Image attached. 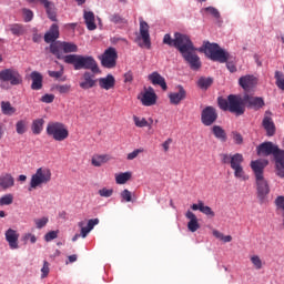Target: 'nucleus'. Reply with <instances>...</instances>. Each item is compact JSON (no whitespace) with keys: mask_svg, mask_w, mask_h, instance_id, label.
Listing matches in <instances>:
<instances>
[{"mask_svg":"<svg viewBox=\"0 0 284 284\" xmlns=\"http://www.w3.org/2000/svg\"><path fill=\"white\" fill-rule=\"evenodd\" d=\"M163 43L165 45H173V48H176V50L182 54L184 61L189 63L191 70L201 69V58L196 54L194 43L189 36L176 32L174 34V39H172V36L166 33L163 38Z\"/></svg>","mask_w":284,"mask_h":284,"instance_id":"obj_1","label":"nucleus"},{"mask_svg":"<svg viewBox=\"0 0 284 284\" xmlns=\"http://www.w3.org/2000/svg\"><path fill=\"white\" fill-rule=\"evenodd\" d=\"M257 154L270 156L273 154L277 170V176L284 179V150L278 149V145L272 142H264L257 148Z\"/></svg>","mask_w":284,"mask_h":284,"instance_id":"obj_2","label":"nucleus"},{"mask_svg":"<svg viewBox=\"0 0 284 284\" xmlns=\"http://www.w3.org/2000/svg\"><path fill=\"white\" fill-rule=\"evenodd\" d=\"M220 156L222 163H224V165H230L231 170H233L235 179L239 181H250V175H247L243 169V161H245L243 154L222 153Z\"/></svg>","mask_w":284,"mask_h":284,"instance_id":"obj_3","label":"nucleus"},{"mask_svg":"<svg viewBox=\"0 0 284 284\" xmlns=\"http://www.w3.org/2000/svg\"><path fill=\"white\" fill-rule=\"evenodd\" d=\"M63 61L73 65L74 70H91L93 74L101 72L97 60L91 55L69 54L63 58Z\"/></svg>","mask_w":284,"mask_h":284,"instance_id":"obj_4","label":"nucleus"},{"mask_svg":"<svg viewBox=\"0 0 284 284\" xmlns=\"http://www.w3.org/2000/svg\"><path fill=\"white\" fill-rule=\"evenodd\" d=\"M217 103L221 110L224 112H232L237 116L245 113V95H234L231 94L226 99L219 98Z\"/></svg>","mask_w":284,"mask_h":284,"instance_id":"obj_5","label":"nucleus"},{"mask_svg":"<svg viewBox=\"0 0 284 284\" xmlns=\"http://www.w3.org/2000/svg\"><path fill=\"white\" fill-rule=\"evenodd\" d=\"M200 52H204L211 61H219V63H226L232 59L227 51L223 50L216 43H210L209 41L203 43Z\"/></svg>","mask_w":284,"mask_h":284,"instance_id":"obj_6","label":"nucleus"},{"mask_svg":"<svg viewBox=\"0 0 284 284\" xmlns=\"http://www.w3.org/2000/svg\"><path fill=\"white\" fill-rule=\"evenodd\" d=\"M21 83H23V77L19 70L9 68L0 71L1 90H10V85H21Z\"/></svg>","mask_w":284,"mask_h":284,"instance_id":"obj_7","label":"nucleus"},{"mask_svg":"<svg viewBox=\"0 0 284 284\" xmlns=\"http://www.w3.org/2000/svg\"><path fill=\"white\" fill-rule=\"evenodd\" d=\"M50 181H52V171L45 166L39 168L36 173L31 175L29 190L31 191L37 190V187H43V185H48Z\"/></svg>","mask_w":284,"mask_h":284,"instance_id":"obj_8","label":"nucleus"},{"mask_svg":"<svg viewBox=\"0 0 284 284\" xmlns=\"http://www.w3.org/2000/svg\"><path fill=\"white\" fill-rule=\"evenodd\" d=\"M47 134L51 136L53 141H65L70 136V131L63 122L51 121L47 124Z\"/></svg>","mask_w":284,"mask_h":284,"instance_id":"obj_9","label":"nucleus"},{"mask_svg":"<svg viewBox=\"0 0 284 284\" xmlns=\"http://www.w3.org/2000/svg\"><path fill=\"white\" fill-rule=\"evenodd\" d=\"M119 59V53H116V49L110 47L108 48L102 55H100L101 65L103 68H108L112 70V68H116V60Z\"/></svg>","mask_w":284,"mask_h":284,"instance_id":"obj_10","label":"nucleus"},{"mask_svg":"<svg viewBox=\"0 0 284 284\" xmlns=\"http://www.w3.org/2000/svg\"><path fill=\"white\" fill-rule=\"evenodd\" d=\"M99 225V219H91L88 221L87 226H85V221H80L78 223V226L80 227V234H75L72 237L73 243L79 241V239H85L93 230L94 226Z\"/></svg>","mask_w":284,"mask_h":284,"instance_id":"obj_11","label":"nucleus"},{"mask_svg":"<svg viewBox=\"0 0 284 284\" xmlns=\"http://www.w3.org/2000/svg\"><path fill=\"white\" fill-rule=\"evenodd\" d=\"M138 40H142L143 43L139 44L140 48H148V50H150V48H152V40L150 39V24H148V22H145V20L141 19L140 20V37H138Z\"/></svg>","mask_w":284,"mask_h":284,"instance_id":"obj_12","label":"nucleus"},{"mask_svg":"<svg viewBox=\"0 0 284 284\" xmlns=\"http://www.w3.org/2000/svg\"><path fill=\"white\" fill-rule=\"evenodd\" d=\"M217 119L219 113H216V109L214 106H206L202 110L201 122L203 123V125H213V123H216Z\"/></svg>","mask_w":284,"mask_h":284,"instance_id":"obj_13","label":"nucleus"},{"mask_svg":"<svg viewBox=\"0 0 284 284\" xmlns=\"http://www.w3.org/2000/svg\"><path fill=\"white\" fill-rule=\"evenodd\" d=\"M255 185L257 199L258 201H261V203H264L265 199H267V194H270V183H267V180H265V178H257L255 179Z\"/></svg>","mask_w":284,"mask_h":284,"instance_id":"obj_14","label":"nucleus"},{"mask_svg":"<svg viewBox=\"0 0 284 284\" xmlns=\"http://www.w3.org/2000/svg\"><path fill=\"white\" fill-rule=\"evenodd\" d=\"M175 92L169 93V100L171 105H179L181 104V101H185L187 99V91H185V88L183 85H178Z\"/></svg>","mask_w":284,"mask_h":284,"instance_id":"obj_15","label":"nucleus"},{"mask_svg":"<svg viewBox=\"0 0 284 284\" xmlns=\"http://www.w3.org/2000/svg\"><path fill=\"white\" fill-rule=\"evenodd\" d=\"M142 105H145L146 108H150L152 105H156V93L154 92V89L150 87L146 91L141 93V97L139 98Z\"/></svg>","mask_w":284,"mask_h":284,"instance_id":"obj_16","label":"nucleus"},{"mask_svg":"<svg viewBox=\"0 0 284 284\" xmlns=\"http://www.w3.org/2000/svg\"><path fill=\"white\" fill-rule=\"evenodd\" d=\"M97 79H94V74H92L90 71H85L82 74V78L80 80V88L81 90H92L97 85Z\"/></svg>","mask_w":284,"mask_h":284,"instance_id":"obj_17","label":"nucleus"},{"mask_svg":"<svg viewBox=\"0 0 284 284\" xmlns=\"http://www.w3.org/2000/svg\"><path fill=\"white\" fill-rule=\"evenodd\" d=\"M7 243L10 250H19V232L14 229H8L4 233Z\"/></svg>","mask_w":284,"mask_h":284,"instance_id":"obj_18","label":"nucleus"},{"mask_svg":"<svg viewBox=\"0 0 284 284\" xmlns=\"http://www.w3.org/2000/svg\"><path fill=\"white\" fill-rule=\"evenodd\" d=\"M267 160H255L251 162V170H253L255 179H264L263 172L267 168Z\"/></svg>","mask_w":284,"mask_h":284,"instance_id":"obj_19","label":"nucleus"},{"mask_svg":"<svg viewBox=\"0 0 284 284\" xmlns=\"http://www.w3.org/2000/svg\"><path fill=\"white\" fill-rule=\"evenodd\" d=\"M191 210L193 212H201L202 214H205V216H209L210 219H214L216 214L212 211V207L205 205V202L199 200L196 204L191 205Z\"/></svg>","mask_w":284,"mask_h":284,"instance_id":"obj_20","label":"nucleus"},{"mask_svg":"<svg viewBox=\"0 0 284 284\" xmlns=\"http://www.w3.org/2000/svg\"><path fill=\"white\" fill-rule=\"evenodd\" d=\"M245 105H248V108H252L253 110H261L263 105H265V100L263 98L258 97H252L250 94L244 95Z\"/></svg>","mask_w":284,"mask_h":284,"instance_id":"obj_21","label":"nucleus"},{"mask_svg":"<svg viewBox=\"0 0 284 284\" xmlns=\"http://www.w3.org/2000/svg\"><path fill=\"white\" fill-rule=\"evenodd\" d=\"M14 187V176L10 173H2L0 175V190L7 192V190H12Z\"/></svg>","mask_w":284,"mask_h":284,"instance_id":"obj_22","label":"nucleus"},{"mask_svg":"<svg viewBox=\"0 0 284 284\" xmlns=\"http://www.w3.org/2000/svg\"><path fill=\"white\" fill-rule=\"evenodd\" d=\"M185 219L189 220L187 222V230L189 232H196L201 230V224L199 223V217L192 211H186Z\"/></svg>","mask_w":284,"mask_h":284,"instance_id":"obj_23","label":"nucleus"},{"mask_svg":"<svg viewBox=\"0 0 284 284\" xmlns=\"http://www.w3.org/2000/svg\"><path fill=\"white\" fill-rule=\"evenodd\" d=\"M148 80L152 83V85H160L162 90H168V82H165V78L161 75L159 72H152L148 75Z\"/></svg>","mask_w":284,"mask_h":284,"instance_id":"obj_24","label":"nucleus"},{"mask_svg":"<svg viewBox=\"0 0 284 284\" xmlns=\"http://www.w3.org/2000/svg\"><path fill=\"white\" fill-rule=\"evenodd\" d=\"M98 83L101 90H113L114 85H116V79L112 74H108L104 78L98 79Z\"/></svg>","mask_w":284,"mask_h":284,"instance_id":"obj_25","label":"nucleus"},{"mask_svg":"<svg viewBox=\"0 0 284 284\" xmlns=\"http://www.w3.org/2000/svg\"><path fill=\"white\" fill-rule=\"evenodd\" d=\"M239 83L241 85V88H243V90H252V88H254V85H256L257 81H256V77L254 75H243L239 79Z\"/></svg>","mask_w":284,"mask_h":284,"instance_id":"obj_26","label":"nucleus"},{"mask_svg":"<svg viewBox=\"0 0 284 284\" xmlns=\"http://www.w3.org/2000/svg\"><path fill=\"white\" fill-rule=\"evenodd\" d=\"M59 39V26L53 23L49 31L44 34L45 43H54Z\"/></svg>","mask_w":284,"mask_h":284,"instance_id":"obj_27","label":"nucleus"},{"mask_svg":"<svg viewBox=\"0 0 284 284\" xmlns=\"http://www.w3.org/2000/svg\"><path fill=\"white\" fill-rule=\"evenodd\" d=\"M262 125L266 131L267 136H274V134L276 133V125H274V121L271 116L265 115Z\"/></svg>","mask_w":284,"mask_h":284,"instance_id":"obj_28","label":"nucleus"},{"mask_svg":"<svg viewBox=\"0 0 284 284\" xmlns=\"http://www.w3.org/2000/svg\"><path fill=\"white\" fill-rule=\"evenodd\" d=\"M31 89L32 90H41L43 88V75L38 71L31 72Z\"/></svg>","mask_w":284,"mask_h":284,"instance_id":"obj_29","label":"nucleus"},{"mask_svg":"<svg viewBox=\"0 0 284 284\" xmlns=\"http://www.w3.org/2000/svg\"><path fill=\"white\" fill-rule=\"evenodd\" d=\"M112 158L108 154H94L91 159V165L93 168H101L104 163H108Z\"/></svg>","mask_w":284,"mask_h":284,"instance_id":"obj_30","label":"nucleus"},{"mask_svg":"<svg viewBox=\"0 0 284 284\" xmlns=\"http://www.w3.org/2000/svg\"><path fill=\"white\" fill-rule=\"evenodd\" d=\"M211 131L215 139L222 141V143H225V141H227V133L223 130L221 125H213Z\"/></svg>","mask_w":284,"mask_h":284,"instance_id":"obj_31","label":"nucleus"},{"mask_svg":"<svg viewBox=\"0 0 284 284\" xmlns=\"http://www.w3.org/2000/svg\"><path fill=\"white\" fill-rule=\"evenodd\" d=\"M83 19L85 21L88 30H97V23L94 22V12L84 11Z\"/></svg>","mask_w":284,"mask_h":284,"instance_id":"obj_32","label":"nucleus"},{"mask_svg":"<svg viewBox=\"0 0 284 284\" xmlns=\"http://www.w3.org/2000/svg\"><path fill=\"white\" fill-rule=\"evenodd\" d=\"M43 125H45V120L43 118H39L32 121L31 131L33 134H41L43 132Z\"/></svg>","mask_w":284,"mask_h":284,"instance_id":"obj_33","label":"nucleus"},{"mask_svg":"<svg viewBox=\"0 0 284 284\" xmlns=\"http://www.w3.org/2000/svg\"><path fill=\"white\" fill-rule=\"evenodd\" d=\"M131 179H132V171H126L123 173L115 174V183L118 185H125V183H128V181H130Z\"/></svg>","mask_w":284,"mask_h":284,"instance_id":"obj_34","label":"nucleus"},{"mask_svg":"<svg viewBox=\"0 0 284 284\" xmlns=\"http://www.w3.org/2000/svg\"><path fill=\"white\" fill-rule=\"evenodd\" d=\"M1 112L2 114H6L7 116H12L17 112V109L12 106V104L9 101H2L1 102Z\"/></svg>","mask_w":284,"mask_h":284,"instance_id":"obj_35","label":"nucleus"},{"mask_svg":"<svg viewBox=\"0 0 284 284\" xmlns=\"http://www.w3.org/2000/svg\"><path fill=\"white\" fill-rule=\"evenodd\" d=\"M62 42H54L50 45V51L52 54H54V57H57L58 59H63L65 55H63V52H61L63 50V47H61Z\"/></svg>","mask_w":284,"mask_h":284,"instance_id":"obj_36","label":"nucleus"},{"mask_svg":"<svg viewBox=\"0 0 284 284\" xmlns=\"http://www.w3.org/2000/svg\"><path fill=\"white\" fill-rule=\"evenodd\" d=\"M43 7L47 10V14L51 21H57V11L54 10V4L48 0V3H44Z\"/></svg>","mask_w":284,"mask_h":284,"instance_id":"obj_37","label":"nucleus"},{"mask_svg":"<svg viewBox=\"0 0 284 284\" xmlns=\"http://www.w3.org/2000/svg\"><path fill=\"white\" fill-rule=\"evenodd\" d=\"M28 125H29L28 120H26V119L19 120L16 123V132H17V134H26V132H28Z\"/></svg>","mask_w":284,"mask_h":284,"instance_id":"obj_38","label":"nucleus"},{"mask_svg":"<svg viewBox=\"0 0 284 284\" xmlns=\"http://www.w3.org/2000/svg\"><path fill=\"white\" fill-rule=\"evenodd\" d=\"M213 83H214V80L212 78L201 77L197 80V85L199 88H201V90H207V88H210Z\"/></svg>","mask_w":284,"mask_h":284,"instance_id":"obj_39","label":"nucleus"},{"mask_svg":"<svg viewBox=\"0 0 284 284\" xmlns=\"http://www.w3.org/2000/svg\"><path fill=\"white\" fill-rule=\"evenodd\" d=\"M61 48L65 54L70 52H79V47L72 42H61Z\"/></svg>","mask_w":284,"mask_h":284,"instance_id":"obj_40","label":"nucleus"},{"mask_svg":"<svg viewBox=\"0 0 284 284\" xmlns=\"http://www.w3.org/2000/svg\"><path fill=\"white\" fill-rule=\"evenodd\" d=\"M53 90H55V92H59V94H70V92H72V85L71 84H55L53 87Z\"/></svg>","mask_w":284,"mask_h":284,"instance_id":"obj_41","label":"nucleus"},{"mask_svg":"<svg viewBox=\"0 0 284 284\" xmlns=\"http://www.w3.org/2000/svg\"><path fill=\"white\" fill-rule=\"evenodd\" d=\"M202 14H211V17H214V19H220L221 13L219 12V9L214 7H206L201 10Z\"/></svg>","mask_w":284,"mask_h":284,"instance_id":"obj_42","label":"nucleus"},{"mask_svg":"<svg viewBox=\"0 0 284 284\" xmlns=\"http://www.w3.org/2000/svg\"><path fill=\"white\" fill-rule=\"evenodd\" d=\"M275 85L284 92V74L281 71H275Z\"/></svg>","mask_w":284,"mask_h":284,"instance_id":"obj_43","label":"nucleus"},{"mask_svg":"<svg viewBox=\"0 0 284 284\" xmlns=\"http://www.w3.org/2000/svg\"><path fill=\"white\" fill-rule=\"evenodd\" d=\"M9 30L16 37H21V34H23V32H26V29H23V26H21V24H11L9 27Z\"/></svg>","mask_w":284,"mask_h":284,"instance_id":"obj_44","label":"nucleus"},{"mask_svg":"<svg viewBox=\"0 0 284 284\" xmlns=\"http://www.w3.org/2000/svg\"><path fill=\"white\" fill-rule=\"evenodd\" d=\"M133 123L135 128H148L150 125L145 118H139L136 115H133Z\"/></svg>","mask_w":284,"mask_h":284,"instance_id":"obj_45","label":"nucleus"},{"mask_svg":"<svg viewBox=\"0 0 284 284\" xmlns=\"http://www.w3.org/2000/svg\"><path fill=\"white\" fill-rule=\"evenodd\" d=\"M14 203V195L11 193L4 194L0 197V205H12Z\"/></svg>","mask_w":284,"mask_h":284,"instance_id":"obj_46","label":"nucleus"},{"mask_svg":"<svg viewBox=\"0 0 284 284\" xmlns=\"http://www.w3.org/2000/svg\"><path fill=\"white\" fill-rule=\"evenodd\" d=\"M49 219L43 216V217H39V219H34L33 223L37 227V230H43V227H45V225H48L49 223Z\"/></svg>","mask_w":284,"mask_h":284,"instance_id":"obj_47","label":"nucleus"},{"mask_svg":"<svg viewBox=\"0 0 284 284\" xmlns=\"http://www.w3.org/2000/svg\"><path fill=\"white\" fill-rule=\"evenodd\" d=\"M251 263L255 270H263V260L258 255H252Z\"/></svg>","mask_w":284,"mask_h":284,"instance_id":"obj_48","label":"nucleus"},{"mask_svg":"<svg viewBox=\"0 0 284 284\" xmlns=\"http://www.w3.org/2000/svg\"><path fill=\"white\" fill-rule=\"evenodd\" d=\"M98 194L103 199H110L114 194V189L102 187L98 191Z\"/></svg>","mask_w":284,"mask_h":284,"instance_id":"obj_49","label":"nucleus"},{"mask_svg":"<svg viewBox=\"0 0 284 284\" xmlns=\"http://www.w3.org/2000/svg\"><path fill=\"white\" fill-rule=\"evenodd\" d=\"M275 205H276L277 212H282L284 217V196L283 195H280L275 199Z\"/></svg>","mask_w":284,"mask_h":284,"instance_id":"obj_50","label":"nucleus"},{"mask_svg":"<svg viewBox=\"0 0 284 284\" xmlns=\"http://www.w3.org/2000/svg\"><path fill=\"white\" fill-rule=\"evenodd\" d=\"M144 152H145V150H143L142 148L135 149L126 155V159H128V161H134V159H136V156H139V154H143Z\"/></svg>","mask_w":284,"mask_h":284,"instance_id":"obj_51","label":"nucleus"},{"mask_svg":"<svg viewBox=\"0 0 284 284\" xmlns=\"http://www.w3.org/2000/svg\"><path fill=\"white\" fill-rule=\"evenodd\" d=\"M231 136H232L235 145H242L243 144V135H241V133H239L237 131H233L231 133Z\"/></svg>","mask_w":284,"mask_h":284,"instance_id":"obj_52","label":"nucleus"},{"mask_svg":"<svg viewBox=\"0 0 284 284\" xmlns=\"http://www.w3.org/2000/svg\"><path fill=\"white\" fill-rule=\"evenodd\" d=\"M110 21H111V23H115V26H123V23H125V19H123L119 14L110 16Z\"/></svg>","mask_w":284,"mask_h":284,"instance_id":"obj_53","label":"nucleus"},{"mask_svg":"<svg viewBox=\"0 0 284 284\" xmlns=\"http://www.w3.org/2000/svg\"><path fill=\"white\" fill-rule=\"evenodd\" d=\"M22 13H23V19H24L26 23H30V21H32V19H34V13L30 9H23Z\"/></svg>","mask_w":284,"mask_h":284,"instance_id":"obj_54","label":"nucleus"},{"mask_svg":"<svg viewBox=\"0 0 284 284\" xmlns=\"http://www.w3.org/2000/svg\"><path fill=\"white\" fill-rule=\"evenodd\" d=\"M23 243H28L29 241L34 244L37 243V235L32 233H24L22 236Z\"/></svg>","mask_w":284,"mask_h":284,"instance_id":"obj_55","label":"nucleus"},{"mask_svg":"<svg viewBox=\"0 0 284 284\" xmlns=\"http://www.w3.org/2000/svg\"><path fill=\"white\" fill-rule=\"evenodd\" d=\"M59 231H50L44 235V241L47 243H50V241H54V239H58Z\"/></svg>","mask_w":284,"mask_h":284,"instance_id":"obj_56","label":"nucleus"},{"mask_svg":"<svg viewBox=\"0 0 284 284\" xmlns=\"http://www.w3.org/2000/svg\"><path fill=\"white\" fill-rule=\"evenodd\" d=\"M121 199H122V201L130 203V201H132V192H130V190H128V189H124L121 192Z\"/></svg>","mask_w":284,"mask_h":284,"instance_id":"obj_57","label":"nucleus"},{"mask_svg":"<svg viewBox=\"0 0 284 284\" xmlns=\"http://www.w3.org/2000/svg\"><path fill=\"white\" fill-rule=\"evenodd\" d=\"M41 277L45 278L48 276V274H50V263H48V261L43 262V266L41 268Z\"/></svg>","mask_w":284,"mask_h":284,"instance_id":"obj_58","label":"nucleus"},{"mask_svg":"<svg viewBox=\"0 0 284 284\" xmlns=\"http://www.w3.org/2000/svg\"><path fill=\"white\" fill-rule=\"evenodd\" d=\"M48 74L52 79H61V77H63V67H61L59 71H48Z\"/></svg>","mask_w":284,"mask_h":284,"instance_id":"obj_59","label":"nucleus"},{"mask_svg":"<svg viewBox=\"0 0 284 284\" xmlns=\"http://www.w3.org/2000/svg\"><path fill=\"white\" fill-rule=\"evenodd\" d=\"M163 152H170V146L172 145V138L166 139L162 144Z\"/></svg>","mask_w":284,"mask_h":284,"instance_id":"obj_60","label":"nucleus"},{"mask_svg":"<svg viewBox=\"0 0 284 284\" xmlns=\"http://www.w3.org/2000/svg\"><path fill=\"white\" fill-rule=\"evenodd\" d=\"M42 103H52L54 101V94H44L41 98Z\"/></svg>","mask_w":284,"mask_h":284,"instance_id":"obj_61","label":"nucleus"},{"mask_svg":"<svg viewBox=\"0 0 284 284\" xmlns=\"http://www.w3.org/2000/svg\"><path fill=\"white\" fill-rule=\"evenodd\" d=\"M226 68L229 72H232V73L236 72V64L232 61L226 60Z\"/></svg>","mask_w":284,"mask_h":284,"instance_id":"obj_62","label":"nucleus"},{"mask_svg":"<svg viewBox=\"0 0 284 284\" xmlns=\"http://www.w3.org/2000/svg\"><path fill=\"white\" fill-rule=\"evenodd\" d=\"M132 81H134V75L129 71L124 74V83H132Z\"/></svg>","mask_w":284,"mask_h":284,"instance_id":"obj_63","label":"nucleus"},{"mask_svg":"<svg viewBox=\"0 0 284 284\" xmlns=\"http://www.w3.org/2000/svg\"><path fill=\"white\" fill-rule=\"evenodd\" d=\"M213 236H215V239H219L220 241H223V233H221V231L219 230H213Z\"/></svg>","mask_w":284,"mask_h":284,"instance_id":"obj_64","label":"nucleus"}]
</instances>
